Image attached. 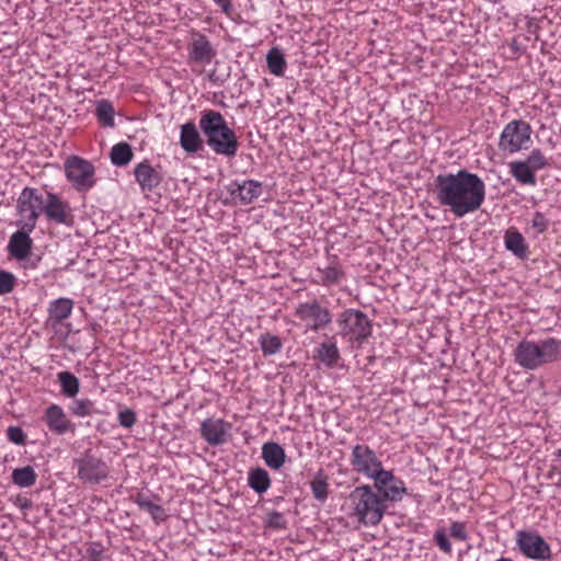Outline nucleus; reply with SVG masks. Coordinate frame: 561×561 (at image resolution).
<instances>
[{
    "mask_svg": "<svg viewBox=\"0 0 561 561\" xmlns=\"http://www.w3.org/2000/svg\"><path fill=\"white\" fill-rule=\"evenodd\" d=\"M433 539L442 552L445 554H451L453 547L444 527H440L435 531Z\"/></svg>",
    "mask_w": 561,
    "mask_h": 561,
    "instance_id": "79ce46f5",
    "label": "nucleus"
},
{
    "mask_svg": "<svg viewBox=\"0 0 561 561\" xmlns=\"http://www.w3.org/2000/svg\"><path fill=\"white\" fill-rule=\"evenodd\" d=\"M49 427L51 431L58 433V434H62V433H66L67 431H70L71 433H73L75 431V427H73V424L72 423H57V422H54V423H48Z\"/></svg>",
    "mask_w": 561,
    "mask_h": 561,
    "instance_id": "8fccbe9b",
    "label": "nucleus"
},
{
    "mask_svg": "<svg viewBox=\"0 0 561 561\" xmlns=\"http://www.w3.org/2000/svg\"><path fill=\"white\" fill-rule=\"evenodd\" d=\"M107 401L103 403L94 402V409L91 411L90 416H98V415H105L111 416L113 415V411L108 408H106Z\"/></svg>",
    "mask_w": 561,
    "mask_h": 561,
    "instance_id": "09e8293b",
    "label": "nucleus"
},
{
    "mask_svg": "<svg viewBox=\"0 0 561 561\" xmlns=\"http://www.w3.org/2000/svg\"><path fill=\"white\" fill-rule=\"evenodd\" d=\"M266 62L272 75L277 77L284 75L287 64L284 54L279 48L273 47L268 50L266 55Z\"/></svg>",
    "mask_w": 561,
    "mask_h": 561,
    "instance_id": "473e14b6",
    "label": "nucleus"
},
{
    "mask_svg": "<svg viewBox=\"0 0 561 561\" xmlns=\"http://www.w3.org/2000/svg\"><path fill=\"white\" fill-rule=\"evenodd\" d=\"M106 408L113 411V414L117 415L118 421H136V413L134 410L124 407L113 400H108Z\"/></svg>",
    "mask_w": 561,
    "mask_h": 561,
    "instance_id": "c9c22d12",
    "label": "nucleus"
},
{
    "mask_svg": "<svg viewBox=\"0 0 561 561\" xmlns=\"http://www.w3.org/2000/svg\"><path fill=\"white\" fill-rule=\"evenodd\" d=\"M134 424H135V423H129V422L121 423V425H123V426H125V427H127V428L131 427Z\"/></svg>",
    "mask_w": 561,
    "mask_h": 561,
    "instance_id": "864d4df0",
    "label": "nucleus"
},
{
    "mask_svg": "<svg viewBox=\"0 0 561 561\" xmlns=\"http://www.w3.org/2000/svg\"><path fill=\"white\" fill-rule=\"evenodd\" d=\"M337 334L351 344L362 345L373 334V321L362 310L348 308L337 314Z\"/></svg>",
    "mask_w": 561,
    "mask_h": 561,
    "instance_id": "39448f33",
    "label": "nucleus"
},
{
    "mask_svg": "<svg viewBox=\"0 0 561 561\" xmlns=\"http://www.w3.org/2000/svg\"><path fill=\"white\" fill-rule=\"evenodd\" d=\"M134 502L140 510L148 512L156 524H160L168 518L165 510L161 505L153 503L150 496L145 493H138Z\"/></svg>",
    "mask_w": 561,
    "mask_h": 561,
    "instance_id": "393cba45",
    "label": "nucleus"
},
{
    "mask_svg": "<svg viewBox=\"0 0 561 561\" xmlns=\"http://www.w3.org/2000/svg\"><path fill=\"white\" fill-rule=\"evenodd\" d=\"M314 352V357L328 368L336 367L341 359L340 351L333 342L321 343Z\"/></svg>",
    "mask_w": 561,
    "mask_h": 561,
    "instance_id": "a878e982",
    "label": "nucleus"
},
{
    "mask_svg": "<svg viewBox=\"0 0 561 561\" xmlns=\"http://www.w3.org/2000/svg\"><path fill=\"white\" fill-rule=\"evenodd\" d=\"M38 476L32 466L15 468L11 474L12 483L23 489L33 486Z\"/></svg>",
    "mask_w": 561,
    "mask_h": 561,
    "instance_id": "c85d7f7f",
    "label": "nucleus"
},
{
    "mask_svg": "<svg viewBox=\"0 0 561 561\" xmlns=\"http://www.w3.org/2000/svg\"><path fill=\"white\" fill-rule=\"evenodd\" d=\"M93 409L94 402L89 399L75 400L70 404V411L78 417L90 416Z\"/></svg>",
    "mask_w": 561,
    "mask_h": 561,
    "instance_id": "e433bc0d",
    "label": "nucleus"
},
{
    "mask_svg": "<svg viewBox=\"0 0 561 561\" xmlns=\"http://www.w3.org/2000/svg\"><path fill=\"white\" fill-rule=\"evenodd\" d=\"M43 213L47 219L66 226H71L73 218L71 215V208L68 202L61 201V198L55 193H47L46 199H44Z\"/></svg>",
    "mask_w": 561,
    "mask_h": 561,
    "instance_id": "4468645a",
    "label": "nucleus"
},
{
    "mask_svg": "<svg viewBox=\"0 0 561 561\" xmlns=\"http://www.w3.org/2000/svg\"><path fill=\"white\" fill-rule=\"evenodd\" d=\"M535 370L561 359V340L547 337L535 342Z\"/></svg>",
    "mask_w": 561,
    "mask_h": 561,
    "instance_id": "2eb2a0df",
    "label": "nucleus"
},
{
    "mask_svg": "<svg viewBox=\"0 0 561 561\" xmlns=\"http://www.w3.org/2000/svg\"><path fill=\"white\" fill-rule=\"evenodd\" d=\"M65 417L62 409L57 404L49 405L45 411V421L55 422L61 421Z\"/></svg>",
    "mask_w": 561,
    "mask_h": 561,
    "instance_id": "49530a36",
    "label": "nucleus"
},
{
    "mask_svg": "<svg viewBox=\"0 0 561 561\" xmlns=\"http://www.w3.org/2000/svg\"><path fill=\"white\" fill-rule=\"evenodd\" d=\"M295 317L306 323L308 330L319 332L332 323L333 314L317 298L300 302L296 306Z\"/></svg>",
    "mask_w": 561,
    "mask_h": 561,
    "instance_id": "1a4fd4ad",
    "label": "nucleus"
},
{
    "mask_svg": "<svg viewBox=\"0 0 561 561\" xmlns=\"http://www.w3.org/2000/svg\"><path fill=\"white\" fill-rule=\"evenodd\" d=\"M259 344L264 356L275 355L279 353L283 347L280 337L268 332L260 335Z\"/></svg>",
    "mask_w": 561,
    "mask_h": 561,
    "instance_id": "f704fd0d",
    "label": "nucleus"
},
{
    "mask_svg": "<svg viewBox=\"0 0 561 561\" xmlns=\"http://www.w3.org/2000/svg\"><path fill=\"white\" fill-rule=\"evenodd\" d=\"M353 515L365 526L378 525L387 510L383 497L373 491L370 485L356 486L350 494Z\"/></svg>",
    "mask_w": 561,
    "mask_h": 561,
    "instance_id": "20e7f679",
    "label": "nucleus"
},
{
    "mask_svg": "<svg viewBox=\"0 0 561 561\" xmlns=\"http://www.w3.org/2000/svg\"><path fill=\"white\" fill-rule=\"evenodd\" d=\"M248 484L256 493L262 494L271 486L268 472L263 468H255L249 471Z\"/></svg>",
    "mask_w": 561,
    "mask_h": 561,
    "instance_id": "c756f323",
    "label": "nucleus"
},
{
    "mask_svg": "<svg viewBox=\"0 0 561 561\" xmlns=\"http://www.w3.org/2000/svg\"><path fill=\"white\" fill-rule=\"evenodd\" d=\"M262 458L272 469H279L285 462V451L277 443H265L262 447Z\"/></svg>",
    "mask_w": 561,
    "mask_h": 561,
    "instance_id": "bb28decb",
    "label": "nucleus"
},
{
    "mask_svg": "<svg viewBox=\"0 0 561 561\" xmlns=\"http://www.w3.org/2000/svg\"><path fill=\"white\" fill-rule=\"evenodd\" d=\"M201 435L209 445L226 444L231 438L230 423H201Z\"/></svg>",
    "mask_w": 561,
    "mask_h": 561,
    "instance_id": "aec40b11",
    "label": "nucleus"
},
{
    "mask_svg": "<svg viewBox=\"0 0 561 561\" xmlns=\"http://www.w3.org/2000/svg\"><path fill=\"white\" fill-rule=\"evenodd\" d=\"M234 204L250 205L263 193V183L253 179L233 180L225 186Z\"/></svg>",
    "mask_w": 561,
    "mask_h": 561,
    "instance_id": "f8f14e48",
    "label": "nucleus"
},
{
    "mask_svg": "<svg viewBox=\"0 0 561 561\" xmlns=\"http://www.w3.org/2000/svg\"><path fill=\"white\" fill-rule=\"evenodd\" d=\"M510 46L515 53L519 51V45L515 39L511 43Z\"/></svg>",
    "mask_w": 561,
    "mask_h": 561,
    "instance_id": "603ef678",
    "label": "nucleus"
},
{
    "mask_svg": "<svg viewBox=\"0 0 561 561\" xmlns=\"http://www.w3.org/2000/svg\"><path fill=\"white\" fill-rule=\"evenodd\" d=\"M505 249L519 260H527L529 247L524 236L516 228H508L504 233Z\"/></svg>",
    "mask_w": 561,
    "mask_h": 561,
    "instance_id": "4be33fe9",
    "label": "nucleus"
},
{
    "mask_svg": "<svg viewBox=\"0 0 561 561\" xmlns=\"http://www.w3.org/2000/svg\"><path fill=\"white\" fill-rule=\"evenodd\" d=\"M199 129L205 137L207 146L219 156L234 157L239 142L232 128L228 126L222 114L215 110H205L201 113Z\"/></svg>",
    "mask_w": 561,
    "mask_h": 561,
    "instance_id": "7ed1b4c3",
    "label": "nucleus"
},
{
    "mask_svg": "<svg viewBox=\"0 0 561 561\" xmlns=\"http://www.w3.org/2000/svg\"><path fill=\"white\" fill-rule=\"evenodd\" d=\"M433 193L437 203L457 218L478 211L485 199V183L476 173L461 169L456 173H439L434 179Z\"/></svg>",
    "mask_w": 561,
    "mask_h": 561,
    "instance_id": "f257e3e1",
    "label": "nucleus"
},
{
    "mask_svg": "<svg viewBox=\"0 0 561 561\" xmlns=\"http://www.w3.org/2000/svg\"><path fill=\"white\" fill-rule=\"evenodd\" d=\"M95 114L99 123L104 127H113L115 125V111L112 102L108 100H100L96 102Z\"/></svg>",
    "mask_w": 561,
    "mask_h": 561,
    "instance_id": "72a5a7b5",
    "label": "nucleus"
},
{
    "mask_svg": "<svg viewBox=\"0 0 561 561\" xmlns=\"http://www.w3.org/2000/svg\"><path fill=\"white\" fill-rule=\"evenodd\" d=\"M135 180L141 192H153L161 184L163 176L158 169L147 160L141 161L134 168Z\"/></svg>",
    "mask_w": 561,
    "mask_h": 561,
    "instance_id": "f3484780",
    "label": "nucleus"
},
{
    "mask_svg": "<svg viewBox=\"0 0 561 561\" xmlns=\"http://www.w3.org/2000/svg\"><path fill=\"white\" fill-rule=\"evenodd\" d=\"M133 157V148L125 141L114 145L110 152L111 162L116 167L127 165L131 161Z\"/></svg>",
    "mask_w": 561,
    "mask_h": 561,
    "instance_id": "7c9ffc66",
    "label": "nucleus"
},
{
    "mask_svg": "<svg viewBox=\"0 0 561 561\" xmlns=\"http://www.w3.org/2000/svg\"><path fill=\"white\" fill-rule=\"evenodd\" d=\"M450 536L454 539L465 541L468 539L466 525L462 522H453L450 525Z\"/></svg>",
    "mask_w": 561,
    "mask_h": 561,
    "instance_id": "a18cd8bd",
    "label": "nucleus"
},
{
    "mask_svg": "<svg viewBox=\"0 0 561 561\" xmlns=\"http://www.w3.org/2000/svg\"><path fill=\"white\" fill-rule=\"evenodd\" d=\"M345 278V272L337 262L336 256L324 267H317L314 272V283L323 287L337 285Z\"/></svg>",
    "mask_w": 561,
    "mask_h": 561,
    "instance_id": "6ab92c4d",
    "label": "nucleus"
},
{
    "mask_svg": "<svg viewBox=\"0 0 561 561\" xmlns=\"http://www.w3.org/2000/svg\"><path fill=\"white\" fill-rule=\"evenodd\" d=\"M530 227L537 232V234H541L549 229L550 220L543 213L536 210L530 219Z\"/></svg>",
    "mask_w": 561,
    "mask_h": 561,
    "instance_id": "ea45409f",
    "label": "nucleus"
},
{
    "mask_svg": "<svg viewBox=\"0 0 561 561\" xmlns=\"http://www.w3.org/2000/svg\"><path fill=\"white\" fill-rule=\"evenodd\" d=\"M533 128L529 123L524 119H513L503 128L500 139L499 149L508 154L527 150L530 148Z\"/></svg>",
    "mask_w": 561,
    "mask_h": 561,
    "instance_id": "423d86ee",
    "label": "nucleus"
},
{
    "mask_svg": "<svg viewBox=\"0 0 561 561\" xmlns=\"http://www.w3.org/2000/svg\"><path fill=\"white\" fill-rule=\"evenodd\" d=\"M16 277L11 272L0 268V295H7L14 290Z\"/></svg>",
    "mask_w": 561,
    "mask_h": 561,
    "instance_id": "58836bf2",
    "label": "nucleus"
},
{
    "mask_svg": "<svg viewBox=\"0 0 561 561\" xmlns=\"http://www.w3.org/2000/svg\"><path fill=\"white\" fill-rule=\"evenodd\" d=\"M516 545L520 552L533 560L546 561L551 559V549L548 542L537 533L518 530Z\"/></svg>",
    "mask_w": 561,
    "mask_h": 561,
    "instance_id": "9d476101",
    "label": "nucleus"
},
{
    "mask_svg": "<svg viewBox=\"0 0 561 561\" xmlns=\"http://www.w3.org/2000/svg\"><path fill=\"white\" fill-rule=\"evenodd\" d=\"M7 434L10 442L16 445H24L25 434L20 426H10Z\"/></svg>",
    "mask_w": 561,
    "mask_h": 561,
    "instance_id": "de8ad7c7",
    "label": "nucleus"
},
{
    "mask_svg": "<svg viewBox=\"0 0 561 561\" xmlns=\"http://www.w3.org/2000/svg\"><path fill=\"white\" fill-rule=\"evenodd\" d=\"M351 465L353 469L367 478H375L379 471H382V463L376 456V453L367 445H356L351 455Z\"/></svg>",
    "mask_w": 561,
    "mask_h": 561,
    "instance_id": "9b49d317",
    "label": "nucleus"
},
{
    "mask_svg": "<svg viewBox=\"0 0 561 561\" xmlns=\"http://www.w3.org/2000/svg\"><path fill=\"white\" fill-rule=\"evenodd\" d=\"M104 548L100 542H91L85 550L84 558L88 561H102Z\"/></svg>",
    "mask_w": 561,
    "mask_h": 561,
    "instance_id": "c03bdc74",
    "label": "nucleus"
},
{
    "mask_svg": "<svg viewBox=\"0 0 561 561\" xmlns=\"http://www.w3.org/2000/svg\"><path fill=\"white\" fill-rule=\"evenodd\" d=\"M72 469L82 484L98 485L110 479L111 463L92 442H77L72 447Z\"/></svg>",
    "mask_w": 561,
    "mask_h": 561,
    "instance_id": "f03ea898",
    "label": "nucleus"
},
{
    "mask_svg": "<svg viewBox=\"0 0 561 561\" xmlns=\"http://www.w3.org/2000/svg\"><path fill=\"white\" fill-rule=\"evenodd\" d=\"M192 42L188 45V58L191 61L209 64L216 56V49L210 41L201 32H193Z\"/></svg>",
    "mask_w": 561,
    "mask_h": 561,
    "instance_id": "dca6fc26",
    "label": "nucleus"
},
{
    "mask_svg": "<svg viewBox=\"0 0 561 561\" xmlns=\"http://www.w3.org/2000/svg\"><path fill=\"white\" fill-rule=\"evenodd\" d=\"M180 145L190 154L197 153L204 149V142L194 122H186L181 126Z\"/></svg>",
    "mask_w": 561,
    "mask_h": 561,
    "instance_id": "412c9836",
    "label": "nucleus"
},
{
    "mask_svg": "<svg viewBox=\"0 0 561 561\" xmlns=\"http://www.w3.org/2000/svg\"><path fill=\"white\" fill-rule=\"evenodd\" d=\"M18 227L20 229L11 236L8 250L16 260H24L28 256L33 245V241L30 238V233L33 230H26L23 225H18Z\"/></svg>",
    "mask_w": 561,
    "mask_h": 561,
    "instance_id": "a211bd4d",
    "label": "nucleus"
},
{
    "mask_svg": "<svg viewBox=\"0 0 561 561\" xmlns=\"http://www.w3.org/2000/svg\"><path fill=\"white\" fill-rule=\"evenodd\" d=\"M209 79H210L211 81H214V82L216 81V80L214 79L213 75H211V76H209Z\"/></svg>",
    "mask_w": 561,
    "mask_h": 561,
    "instance_id": "5fc2aeb1",
    "label": "nucleus"
},
{
    "mask_svg": "<svg viewBox=\"0 0 561 561\" xmlns=\"http://www.w3.org/2000/svg\"><path fill=\"white\" fill-rule=\"evenodd\" d=\"M44 198L35 187H24L16 199V211L20 216L16 225L26 230H34L39 215L43 213Z\"/></svg>",
    "mask_w": 561,
    "mask_h": 561,
    "instance_id": "0eeeda50",
    "label": "nucleus"
},
{
    "mask_svg": "<svg viewBox=\"0 0 561 561\" xmlns=\"http://www.w3.org/2000/svg\"><path fill=\"white\" fill-rule=\"evenodd\" d=\"M265 526L272 529H285L287 520L283 513L271 511L266 514Z\"/></svg>",
    "mask_w": 561,
    "mask_h": 561,
    "instance_id": "a19ab883",
    "label": "nucleus"
},
{
    "mask_svg": "<svg viewBox=\"0 0 561 561\" xmlns=\"http://www.w3.org/2000/svg\"><path fill=\"white\" fill-rule=\"evenodd\" d=\"M535 341L522 340L514 350L515 363L524 369L535 370Z\"/></svg>",
    "mask_w": 561,
    "mask_h": 561,
    "instance_id": "5701e85b",
    "label": "nucleus"
},
{
    "mask_svg": "<svg viewBox=\"0 0 561 561\" xmlns=\"http://www.w3.org/2000/svg\"><path fill=\"white\" fill-rule=\"evenodd\" d=\"M373 480L377 494H379L380 497H383L385 503L387 501H401L403 495L407 493L404 482L394 477L391 471L383 469L382 471H379Z\"/></svg>",
    "mask_w": 561,
    "mask_h": 561,
    "instance_id": "ddd939ff",
    "label": "nucleus"
},
{
    "mask_svg": "<svg viewBox=\"0 0 561 561\" xmlns=\"http://www.w3.org/2000/svg\"><path fill=\"white\" fill-rule=\"evenodd\" d=\"M58 381L61 387V392L67 398H75L80 390V380L71 371L64 370L57 375Z\"/></svg>",
    "mask_w": 561,
    "mask_h": 561,
    "instance_id": "2f4dec72",
    "label": "nucleus"
},
{
    "mask_svg": "<svg viewBox=\"0 0 561 561\" xmlns=\"http://www.w3.org/2000/svg\"><path fill=\"white\" fill-rule=\"evenodd\" d=\"M535 172L546 169L549 165L548 159L540 149H533L524 160Z\"/></svg>",
    "mask_w": 561,
    "mask_h": 561,
    "instance_id": "4c0bfd02",
    "label": "nucleus"
},
{
    "mask_svg": "<svg viewBox=\"0 0 561 561\" xmlns=\"http://www.w3.org/2000/svg\"><path fill=\"white\" fill-rule=\"evenodd\" d=\"M65 174L78 192H88L96 183L94 165L79 156H70L66 159Z\"/></svg>",
    "mask_w": 561,
    "mask_h": 561,
    "instance_id": "6e6552de",
    "label": "nucleus"
},
{
    "mask_svg": "<svg viewBox=\"0 0 561 561\" xmlns=\"http://www.w3.org/2000/svg\"><path fill=\"white\" fill-rule=\"evenodd\" d=\"M226 15H230L233 11L232 0H213Z\"/></svg>",
    "mask_w": 561,
    "mask_h": 561,
    "instance_id": "3c124183",
    "label": "nucleus"
},
{
    "mask_svg": "<svg viewBox=\"0 0 561 561\" xmlns=\"http://www.w3.org/2000/svg\"><path fill=\"white\" fill-rule=\"evenodd\" d=\"M73 301L69 298H58L50 302L48 308L49 319L56 323L62 322L72 311Z\"/></svg>",
    "mask_w": 561,
    "mask_h": 561,
    "instance_id": "cd10ccee",
    "label": "nucleus"
},
{
    "mask_svg": "<svg viewBox=\"0 0 561 561\" xmlns=\"http://www.w3.org/2000/svg\"><path fill=\"white\" fill-rule=\"evenodd\" d=\"M310 485H311V491H312L313 496L318 501L324 502L328 497L327 481L321 477H317L311 481Z\"/></svg>",
    "mask_w": 561,
    "mask_h": 561,
    "instance_id": "37998d69",
    "label": "nucleus"
},
{
    "mask_svg": "<svg viewBox=\"0 0 561 561\" xmlns=\"http://www.w3.org/2000/svg\"><path fill=\"white\" fill-rule=\"evenodd\" d=\"M508 167L511 175L517 183L529 186L537 184L535 171L524 160L512 161Z\"/></svg>",
    "mask_w": 561,
    "mask_h": 561,
    "instance_id": "b1692460",
    "label": "nucleus"
}]
</instances>
